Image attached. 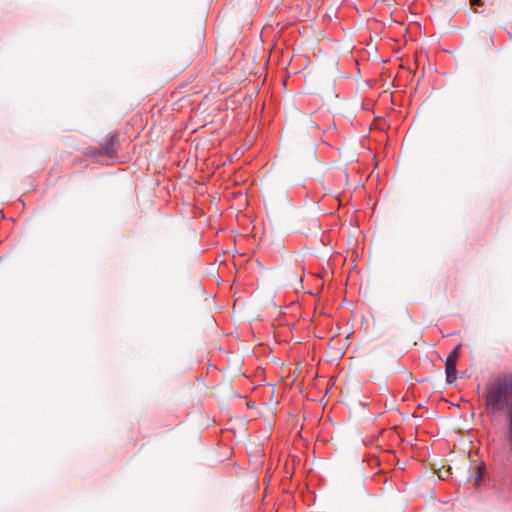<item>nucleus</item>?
Masks as SVG:
<instances>
[{
    "mask_svg": "<svg viewBox=\"0 0 512 512\" xmlns=\"http://www.w3.org/2000/svg\"><path fill=\"white\" fill-rule=\"evenodd\" d=\"M470 3L472 6H480L482 4L481 0H470Z\"/></svg>",
    "mask_w": 512,
    "mask_h": 512,
    "instance_id": "39448f33",
    "label": "nucleus"
},
{
    "mask_svg": "<svg viewBox=\"0 0 512 512\" xmlns=\"http://www.w3.org/2000/svg\"><path fill=\"white\" fill-rule=\"evenodd\" d=\"M118 148V139L117 135H112L110 138L102 145L103 152L108 155L112 156L116 153Z\"/></svg>",
    "mask_w": 512,
    "mask_h": 512,
    "instance_id": "7ed1b4c3",
    "label": "nucleus"
},
{
    "mask_svg": "<svg viewBox=\"0 0 512 512\" xmlns=\"http://www.w3.org/2000/svg\"><path fill=\"white\" fill-rule=\"evenodd\" d=\"M461 346H456L447 356L445 361V372L448 383H453L456 380V364L460 355Z\"/></svg>",
    "mask_w": 512,
    "mask_h": 512,
    "instance_id": "f03ea898",
    "label": "nucleus"
},
{
    "mask_svg": "<svg viewBox=\"0 0 512 512\" xmlns=\"http://www.w3.org/2000/svg\"><path fill=\"white\" fill-rule=\"evenodd\" d=\"M484 469H485L484 465L478 467L477 475H476V482H479L482 479Z\"/></svg>",
    "mask_w": 512,
    "mask_h": 512,
    "instance_id": "20e7f679",
    "label": "nucleus"
},
{
    "mask_svg": "<svg viewBox=\"0 0 512 512\" xmlns=\"http://www.w3.org/2000/svg\"><path fill=\"white\" fill-rule=\"evenodd\" d=\"M484 401L489 415H507V440L512 450V375L503 373L491 378L485 385Z\"/></svg>",
    "mask_w": 512,
    "mask_h": 512,
    "instance_id": "f257e3e1",
    "label": "nucleus"
}]
</instances>
